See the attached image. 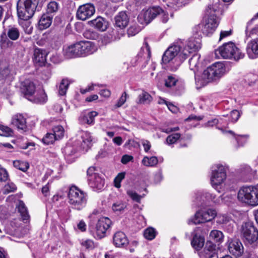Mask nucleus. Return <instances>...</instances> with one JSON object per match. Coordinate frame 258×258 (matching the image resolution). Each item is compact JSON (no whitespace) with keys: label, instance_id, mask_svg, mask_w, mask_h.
Listing matches in <instances>:
<instances>
[{"label":"nucleus","instance_id":"58","mask_svg":"<svg viewBox=\"0 0 258 258\" xmlns=\"http://www.w3.org/2000/svg\"><path fill=\"white\" fill-rule=\"evenodd\" d=\"M17 189V186L13 183H8L4 187L5 194H8L11 192H14Z\"/></svg>","mask_w":258,"mask_h":258},{"label":"nucleus","instance_id":"25","mask_svg":"<svg viewBox=\"0 0 258 258\" xmlns=\"http://www.w3.org/2000/svg\"><path fill=\"white\" fill-rule=\"evenodd\" d=\"M91 24L96 29L100 31H105L108 28V22L105 18L98 17L90 21Z\"/></svg>","mask_w":258,"mask_h":258},{"label":"nucleus","instance_id":"28","mask_svg":"<svg viewBox=\"0 0 258 258\" xmlns=\"http://www.w3.org/2000/svg\"><path fill=\"white\" fill-rule=\"evenodd\" d=\"M204 243V237L199 235L197 233H195L191 241V245L192 247L196 250L199 251L203 247Z\"/></svg>","mask_w":258,"mask_h":258},{"label":"nucleus","instance_id":"5","mask_svg":"<svg viewBox=\"0 0 258 258\" xmlns=\"http://www.w3.org/2000/svg\"><path fill=\"white\" fill-rule=\"evenodd\" d=\"M215 53L216 56H217L218 53L223 58H233L235 60L243 58L245 55L235 43L231 41L224 43L215 50Z\"/></svg>","mask_w":258,"mask_h":258},{"label":"nucleus","instance_id":"30","mask_svg":"<svg viewBox=\"0 0 258 258\" xmlns=\"http://www.w3.org/2000/svg\"><path fill=\"white\" fill-rule=\"evenodd\" d=\"M24 1L31 12L32 17L36 11H39L42 8L41 0H24Z\"/></svg>","mask_w":258,"mask_h":258},{"label":"nucleus","instance_id":"50","mask_svg":"<svg viewBox=\"0 0 258 258\" xmlns=\"http://www.w3.org/2000/svg\"><path fill=\"white\" fill-rule=\"evenodd\" d=\"M81 246L85 248V250H90L94 248L95 244L93 240L87 239L82 240L80 242Z\"/></svg>","mask_w":258,"mask_h":258},{"label":"nucleus","instance_id":"22","mask_svg":"<svg viewBox=\"0 0 258 258\" xmlns=\"http://www.w3.org/2000/svg\"><path fill=\"white\" fill-rule=\"evenodd\" d=\"M114 19L116 26L121 29L124 28L129 22V17L125 11L119 12Z\"/></svg>","mask_w":258,"mask_h":258},{"label":"nucleus","instance_id":"19","mask_svg":"<svg viewBox=\"0 0 258 258\" xmlns=\"http://www.w3.org/2000/svg\"><path fill=\"white\" fill-rule=\"evenodd\" d=\"M128 239L125 234L122 231H117L113 236V244L117 247H124L128 244Z\"/></svg>","mask_w":258,"mask_h":258},{"label":"nucleus","instance_id":"63","mask_svg":"<svg viewBox=\"0 0 258 258\" xmlns=\"http://www.w3.org/2000/svg\"><path fill=\"white\" fill-rule=\"evenodd\" d=\"M133 159V157L131 155L127 154L124 155L122 156L121 159V162L123 164H126Z\"/></svg>","mask_w":258,"mask_h":258},{"label":"nucleus","instance_id":"51","mask_svg":"<svg viewBox=\"0 0 258 258\" xmlns=\"http://www.w3.org/2000/svg\"><path fill=\"white\" fill-rule=\"evenodd\" d=\"M13 134V131L10 127L2 124H0V136L5 137H11Z\"/></svg>","mask_w":258,"mask_h":258},{"label":"nucleus","instance_id":"56","mask_svg":"<svg viewBox=\"0 0 258 258\" xmlns=\"http://www.w3.org/2000/svg\"><path fill=\"white\" fill-rule=\"evenodd\" d=\"M127 97H128V95H127L126 92L124 91L116 103L115 105V107L119 108L122 106L126 102Z\"/></svg>","mask_w":258,"mask_h":258},{"label":"nucleus","instance_id":"46","mask_svg":"<svg viewBox=\"0 0 258 258\" xmlns=\"http://www.w3.org/2000/svg\"><path fill=\"white\" fill-rule=\"evenodd\" d=\"M211 223L215 222L218 224H222L225 221V217L223 216H217L216 211L214 210L211 209Z\"/></svg>","mask_w":258,"mask_h":258},{"label":"nucleus","instance_id":"4","mask_svg":"<svg viewBox=\"0 0 258 258\" xmlns=\"http://www.w3.org/2000/svg\"><path fill=\"white\" fill-rule=\"evenodd\" d=\"M111 220L108 217L99 218L95 224H89V232L96 239L100 240L106 236V233L112 225Z\"/></svg>","mask_w":258,"mask_h":258},{"label":"nucleus","instance_id":"16","mask_svg":"<svg viewBox=\"0 0 258 258\" xmlns=\"http://www.w3.org/2000/svg\"><path fill=\"white\" fill-rule=\"evenodd\" d=\"M24 0H18L17 3V11L18 18L24 21H28L32 17L31 12Z\"/></svg>","mask_w":258,"mask_h":258},{"label":"nucleus","instance_id":"38","mask_svg":"<svg viewBox=\"0 0 258 258\" xmlns=\"http://www.w3.org/2000/svg\"><path fill=\"white\" fill-rule=\"evenodd\" d=\"M98 115L97 112L92 111L88 112L87 115H84L82 119L85 123L89 125H93L95 123V117Z\"/></svg>","mask_w":258,"mask_h":258},{"label":"nucleus","instance_id":"39","mask_svg":"<svg viewBox=\"0 0 258 258\" xmlns=\"http://www.w3.org/2000/svg\"><path fill=\"white\" fill-rule=\"evenodd\" d=\"M237 173L241 177H246L252 175V169L249 165L243 164L238 169Z\"/></svg>","mask_w":258,"mask_h":258},{"label":"nucleus","instance_id":"59","mask_svg":"<svg viewBox=\"0 0 258 258\" xmlns=\"http://www.w3.org/2000/svg\"><path fill=\"white\" fill-rule=\"evenodd\" d=\"M8 178L9 174L7 171L3 168H0V181L5 182Z\"/></svg>","mask_w":258,"mask_h":258},{"label":"nucleus","instance_id":"44","mask_svg":"<svg viewBox=\"0 0 258 258\" xmlns=\"http://www.w3.org/2000/svg\"><path fill=\"white\" fill-rule=\"evenodd\" d=\"M53 135L56 137L57 140L61 139L64 136V130L61 125H56L53 127Z\"/></svg>","mask_w":258,"mask_h":258},{"label":"nucleus","instance_id":"14","mask_svg":"<svg viewBox=\"0 0 258 258\" xmlns=\"http://www.w3.org/2000/svg\"><path fill=\"white\" fill-rule=\"evenodd\" d=\"M47 52L45 49L36 47L33 51V61L36 67H42L47 63Z\"/></svg>","mask_w":258,"mask_h":258},{"label":"nucleus","instance_id":"57","mask_svg":"<svg viewBox=\"0 0 258 258\" xmlns=\"http://www.w3.org/2000/svg\"><path fill=\"white\" fill-rule=\"evenodd\" d=\"M219 24L218 18L216 15H211V31H215Z\"/></svg>","mask_w":258,"mask_h":258},{"label":"nucleus","instance_id":"13","mask_svg":"<svg viewBox=\"0 0 258 258\" xmlns=\"http://www.w3.org/2000/svg\"><path fill=\"white\" fill-rule=\"evenodd\" d=\"M228 249L230 254L239 257L242 255L243 253V246L239 239L234 238L228 240Z\"/></svg>","mask_w":258,"mask_h":258},{"label":"nucleus","instance_id":"61","mask_svg":"<svg viewBox=\"0 0 258 258\" xmlns=\"http://www.w3.org/2000/svg\"><path fill=\"white\" fill-rule=\"evenodd\" d=\"M127 194L133 201L138 203L140 202L141 197L137 192L133 191H128Z\"/></svg>","mask_w":258,"mask_h":258},{"label":"nucleus","instance_id":"60","mask_svg":"<svg viewBox=\"0 0 258 258\" xmlns=\"http://www.w3.org/2000/svg\"><path fill=\"white\" fill-rule=\"evenodd\" d=\"M231 121L233 122H236L240 116V113L237 110H233L230 112Z\"/></svg>","mask_w":258,"mask_h":258},{"label":"nucleus","instance_id":"27","mask_svg":"<svg viewBox=\"0 0 258 258\" xmlns=\"http://www.w3.org/2000/svg\"><path fill=\"white\" fill-rule=\"evenodd\" d=\"M30 101L37 104L45 103L47 100V96L43 89L37 90L36 95H33Z\"/></svg>","mask_w":258,"mask_h":258},{"label":"nucleus","instance_id":"41","mask_svg":"<svg viewBox=\"0 0 258 258\" xmlns=\"http://www.w3.org/2000/svg\"><path fill=\"white\" fill-rule=\"evenodd\" d=\"M14 166L17 169L26 172L29 168V164L27 162L15 160L13 162Z\"/></svg>","mask_w":258,"mask_h":258},{"label":"nucleus","instance_id":"45","mask_svg":"<svg viewBox=\"0 0 258 258\" xmlns=\"http://www.w3.org/2000/svg\"><path fill=\"white\" fill-rule=\"evenodd\" d=\"M10 73L11 71L8 64L6 65L0 64V78L2 79L5 80L8 78L10 75Z\"/></svg>","mask_w":258,"mask_h":258},{"label":"nucleus","instance_id":"47","mask_svg":"<svg viewBox=\"0 0 258 258\" xmlns=\"http://www.w3.org/2000/svg\"><path fill=\"white\" fill-rule=\"evenodd\" d=\"M126 208V203L122 201H117L113 203L112 206V209L114 212H121Z\"/></svg>","mask_w":258,"mask_h":258},{"label":"nucleus","instance_id":"32","mask_svg":"<svg viewBox=\"0 0 258 258\" xmlns=\"http://www.w3.org/2000/svg\"><path fill=\"white\" fill-rule=\"evenodd\" d=\"M59 8V4L54 1H51L47 5L45 13L53 17L58 12Z\"/></svg>","mask_w":258,"mask_h":258},{"label":"nucleus","instance_id":"35","mask_svg":"<svg viewBox=\"0 0 258 258\" xmlns=\"http://www.w3.org/2000/svg\"><path fill=\"white\" fill-rule=\"evenodd\" d=\"M188 50H191V52H195L201 48V43L198 42L195 38H190L186 45L184 46Z\"/></svg>","mask_w":258,"mask_h":258},{"label":"nucleus","instance_id":"17","mask_svg":"<svg viewBox=\"0 0 258 258\" xmlns=\"http://www.w3.org/2000/svg\"><path fill=\"white\" fill-rule=\"evenodd\" d=\"M211 71H213L212 76H211V83L216 82L225 73V64L223 62H216L211 65Z\"/></svg>","mask_w":258,"mask_h":258},{"label":"nucleus","instance_id":"36","mask_svg":"<svg viewBox=\"0 0 258 258\" xmlns=\"http://www.w3.org/2000/svg\"><path fill=\"white\" fill-rule=\"evenodd\" d=\"M158 163V159L156 156L148 157L145 156L142 160V164L147 167H154Z\"/></svg>","mask_w":258,"mask_h":258},{"label":"nucleus","instance_id":"43","mask_svg":"<svg viewBox=\"0 0 258 258\" xmlns=\"http://www.w3.org/2000/svg\"><path fill=\"white\" fill-rule=\"evenodd\" d=\"M141 31L140 26L137 23L131 24L127 30L128 37L134 36Z\"/></svg>","mask_w":258,"mask_h":258},{"label":"nucleus","instance_id":"62","mask_svg":"<svg viewBox=\"0 0 258 258\" xmlns=\"http://www.w3.org/2000/svg\"><path fill=\"white\" fill-rule=\"evenodd\" d=\"M216 248V245L211 241V258H218V253L215 251Z\"/></svg>","mask_w":258,"mask_h":258},{"label":"nucleus","instance_id":"42","mask_svg":"<svg viewBox=\"0 0 258 258\" xmlns=\"http://www.w3.org/2000/svg\"><path fill=\"white\" fill-rule=\"evenodd\" d=\"M157 234L155 229L153 227H148L146 228L144 232L145 238L149 240L154 239Z\"/></svg>","mask_w":258,"mask_h":258},{"label":"nucleus","instance_id":"12","mask_svg":"<svg viewBox=\"0 0 258 258\" xmlns=\"http://www.w3.org/2000/svg\"><path fill=\"white\" fill-rule=\"evenodd\" d=\"M165 86L170 88L176 86L174 94L176 96H181L184 91V85L179 83L177 77L175 75H168L165 80Z\"/></svg>","mask_w":258,"mask_h":258},{"label":"nucleus","instance_id":"34","mask_svg":"<svg viewBox=\"0 0 258 258\" xmlns=\"http://www.w3.org/2000/svg\"><path fill=\"white\" fill-rule=\"evenodd\" d=\"M215 125L216 127L224 132V128L228 127V124L224 119L219 117V118H214L211 119V126Z\"/></svg>","mask_w":258,"mask_h":258},{"label":"nucleus","instance_id":"15","mask_svg":"<svg viewBox=\"0 0 258 258\" xmlns=\"http://www.w3.org/2000/svg\"><path fill=\"white\" fill-rule=\"evenodd\" d=\"M20 91L24 97L30 100L36 92L35 84L29 79L25 80L21 83Z\"/></svg>","mask_w":258,"mask_h":258},{"label":"nucleus","instance_id":"53","mask_svg":"<svg viewBox=\"0 0 258 258\" xmlns=\"http://www.w3.org/2000/svg\"><path fill=\"white\" fill-rule=\"evenodd\" d=\"M181 135L179 133H174L167 136L166 138V143L168 145H172L175 144L178 140L180 139Z\"/></svg>","mask_w":258,"mask_h":258},{"label":"nucleus","instance_id":"49","mask_svg":"<svg viewBox=\"0 0 258 258\" xmlns=\"http://www.w3.org/2000/svg\"><path fill=\"white\" fill-rule=\"evenodd\" d=\"M56 140V137L53 133H47L43 138L42 141L44 144L48 145L52 144Z\"/></svg>","mask_w":258,"mask_h":258},{"label":"nucleus","instance_id":"64","mask_svg":"<svg viewBox=\"0 0 258 258\" xmlns=\"http://www.w3.org/2000/svg\"><path fill=\"white\" fill-rule=\"evenodd\" d=\"M96 171V167L94 166H91L88 168L87 171V174L89 177H95L96 173L95 172Z\"/></svg>","mask_w":258,"mask_h":258},{"label":"nucleus","instance_id":"26","mask_svg":"<svg viewBox=\"0 0 258 258\" xmlns=\"http://www.w3.org/2000/svg\"><path fill=\"white\" fill-rule=\"evenodd\" d=\"M53 17L47 14L43 13L38 21V27L40 30H44L49 28L52 24Z\"/></svg>","mask_w":258,"mask_h":258},{"label":"nucleus","instance_id":"7","mask_svg":"<svg viewBox=\"0 0 258 258\" xmlns=\"http://www.w3.org/2000/svg\"><path fill=\"white\" fill-rule=\"evenodd\" d=\"M238 199L251 206L258 205V184L255 186H243L237 195Z\"/></svg>","mask_w":258,"mask_h":258},{"label":"nucleus","instance_id":"48","mask_svg":"<svg viewBox=\"0 0 258 258\" xmlns=\"http://www.w3.org/2000/svg\"><path fill=\"white\" fill-rule=\"evenodd\" d=\"M249 138L248 135H237L235 136V140L236 141L239 147L243 146L248 141Z\"/></svg>","mask_w":258,"mask_h":258},{"label":"nucleus","instance_id":"10","mask_svg":"<svg viewBox=\"0 0 258 258\" xmlns=\"http://www.w3.org/2000/svg\"><path fill=\"white\" fill-rule=\"evenodd\" d=\"M212 171L211 176V184L213 188L216 189L226 178L225 167L222 165H217Z\"/></svg>","mask_w":258,"mask_h":258},{"label":"nucleus","instance_id":"24","mask_svg":"<svg viewBox=\"0 0 258 258\" xmlns=\"http://www.w3.org/2000/svg\"><path fill=\"white\" fill-rule=\"evenodd\" d=\"M209 216L210 212L209 209L206 212L199 211L196 212L191 221L195 224L204 223L210 221V219H208Z\"/></svg>","mask_w":258,"mask_h":258},{"label":"nucleus","instance_id":"29","mask_svg":"<svg viewBox=\"0 0 258 258\" xmlns=\"http://www.w3.org/2000/svg\"><path fill=\"white\" fill-rule=\"evenodd\" d=\"M153 97L145 90L138 95L137 103L138 104H149L153 101Z\"/></svg>","mask_w":258,"mask_h":258},{"label":"nucleus","instance_id":"23","mask_svg":"<svg viewBox=\"0 0 258 258\" xmlns=\"http://www.w3.org/2000/svg\"><path fill=\"white\" fill-rule=\"evenodd\" d=\"M208 9H210V6H207L206 14L204 16L201 22L198 25L203 33L206 36H208L210 34V14H208Z\"/></svg>","mask_w":258,"mask_h":258},{"label":"nucleus","instance_id":"54","mask_svg":"<svg viewBox=\"0 0 258 258\" xmlns=\"http://www.w3.org/2000/svg\"><path fill=\"white\" fill-rule=\"evenodd\" d=\"M125 172H121L119 173L114 179V185L116 188H119L121 186L120 183L124 178Z\"/></svg>","mask_w":258,"mask_h":258},{"label":"nucleus","instance_id":"52","mask_svg":"<svg viewBox=\"0 0 258 258\" xmlns=\"http://www.w3.org/2000/svg\"><path fill=\"white\" fill-rule=\"evenodd\" d=\"M69 86L68 81L62 79L59 86L58 92L60 95L63 96L66 94Z\"/></svg>","mask_w":258,"mask_h":258},{"label":"nucleus","instance_id":"2","mask_svg":"<svg viewBox=\"0 0 258 258\" xmlns=\"http://www.w3.org/2000/svg\"><path fill=\"white\" fill-rule=\"evenodd\" d=\"M96 50L94 43L81 41L69 46L66 49V54L71 57H85L93 54Z\"/></svg>","mask_w":258,"mask_h":258},{"label":"nucleus","instance_id":"3","mask_svg":"<svg viewBox=\"0 0 258 258\" xmlns=\"http://www.w3.org/2000/svg\"><path fill=\"white\" fill-rule=\"evenodd\" d=\"M68 198L69 203L73 209L81 211L86 206L87 194L75 185L69 188Z\"/></svg>","mask_w":258,"mask_h":258},{"label":"nucleus","instance_id":"21","mask_svg":"<svg viewBox=\"0 0 258 258\" xmlns=\"http://www.w3.org/2000/svg\"><path fill=\"white\" fill-rule=\"evenodd\" d=\"M11 122L18 130L26 131L27 129L26 119L21 114H17L14 115L12 118Z\"/></svg>","mask_w":258,"mask_h":258},{"label":"nucleus","instance_id":"40","mask_svg":"<svg viewBox=\"0 0 258 258\" xmlns=\"http://www.w3.org/2000/svg\"><path fill=\"white\" fill-rule=\"evenodd\" d=\"M223 238L224 235L221 231L217 230L211 231V238L214 242L221 243L223 241Z\"/></svg>","mask_w":258,"mask_h":258},{"label":"nucleus","instance_id":"33","mask_svg":"<svg viewBox=\"0 0 258 258\" xmlns=\"http://www.w3.org/2000/svg\"><path fill=\"white\" fill-rule=\"evenodd\" d=\"M82 139L83 140L82 145L83 148L86 150L90 149L92 145V142L93 140L90 133L88 131L85 132L82 136Z\"/></svg>","mask_w":258,"mask_h":258},{"label":"nucleus","instance_id":"11","mask_svg":"<svg viewBox=\"0 0 258 258\" xmlns=\"http://www.w3.org/2000/svg\"><path fill=\"white\" fill-rule=\"evenodd\" d=\"M95 12V8L92 4L86 3L79 7L76 17L78 19L85 21L91 18Z\"/></svg>","mask_w":258,"mask_h":258},{"label":"nucleus","instance_id":"1","mask_svg":"<svg viewBox=\"0 0 258 258\" xmlns=\"http://www.w3.org/2000/svg\"><path fill=\"white\" fill-rule=\"evenodd\" d=\"M180 50L181 48L179 46H171L164 52L162 56V61L164 64L169 63L173 60L177 62L176 66L170 67V70L171 71H176L181 63L192 53L191 50H188L185 47L181 52Z\"/></svg>","mask_w":258,"mask_h":258},{"label":"nucleus","instance_id":"18","mask_svg":"<svg viewBox=\"0 0 258 258\" xmlns=\"http://www.w3.org/2000/svg\"><path fill=\"white\" fill-rule=\"evenodd\" d=\"M163 12V9L159 6L149 7L144 14V19L145 23L149 24Z\"/></svg>","mask_w":258,"mask_h":258},{"label":"nucleus","instance_id":"6","mask_svg":"<svg viewBox=\"0 0 258 258\" xmlns=\"http://www.w3.org/2000/svg\"><path fill=\"white\" fill-rule=\"evenodd\" d=\"M241 235L246 245L253 246L258 242V229L253 222L248 221L242 224L241 229Z\"/></svg>","mask_w":258,"mask_h":258},{"label":"nucleus","instance_id":"31","mask_svg":"<svg viewBox=\"0 0 258 258\" xmlns=\"http://www.w3.org/2000/svg\"><path fill=\"white\" fill-rule=\"evenodd\" d=\"M18 212L20 214L23 221L26 222L30 219V216L25 203L23 201H19V204L17 206Z\"/></svg>","mask_w":258,"mask_h":258},{"label":"nucleus","instance_id":"9","mask_svg":"<svg viewBox=\"0 0 258 258\" xmlns=\"http://www.w3.org/2000/svg\"><path fill=\"white\" fill-rule=\"evenodd\" d=\"M210 60L205 59L201 63L200 71L196 72L195 80L201 87H204L210 83Z\"/></svg>","mask_w":258,"mask_h":258},{"label":"nucleus","instance_id":"55","mask_svg":"<svg viewBox=\"0 0 258 258\" xmlns=\"http://www.w3.org/2000/svg\"><path fill=\"white\" fill-rule=\"evenodd\" d=\"M210 241L207 240L206 246L203 250L199 252V255L200 258H210V245H208V243Z\"/></svg>","mask_w":258,"mask_h":258},{"label":"nucleus","instance_id":"20","mask_svg":"<svg viewBox=\"0 0 258 258\" xmlns=\"http://www.w3.org/2000/svg\"><path fill=\"white\" fill-rule=\"evenodd\" d=\"M246 52L250 58H255L258 57V38L253 39L248 42Z\"/></svg>","mask_w":258,"mask_h":258},{"label":"nucleus","instance_id":"37","mask_svg":"<svg viewBox=\"0 0 258 258\" xmlns=\"http://www.w3.org/2000/svg\"><path fill=\"white\" fill-rule=\"evenodd\" d=\"M200 58V55L198 54H194L192 57L189 59L188 62L189 68L192 70L195 74L196 72H199L198 60Z\"/></svg>","mask_w":258,"mask_h":258},{"label":"nucleus","instance_id":"8","mask_svg":"<svg viewBox=\"0 0 258 258\" xmlns=\"http://www.w3.org/2000/svg\"><path fill=\"white\" fill-rule=\"evenodd\" d=\"M19 29L15 26H9L4 29L0 36V44L3 47H10L13 45L11 40L15 41L20 37Z\"/></svg>","mask_w":258,"mask_h":258}]
</instances>
